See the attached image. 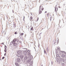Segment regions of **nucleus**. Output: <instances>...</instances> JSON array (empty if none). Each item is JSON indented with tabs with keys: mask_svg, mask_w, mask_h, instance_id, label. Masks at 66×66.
Instances as JSON below:
<instances>
[{
	"mask_svg": "<svg viewBox=\"0 0 66 66\" xmlns=\"http://www.w3.org/2000/svg\"><path fill=\"white\" fill-rule=\"evenodd\" d=\"M18 53V54H17V56L18 57H19L20 56V55H21V54H22V52L21 51H19L17 52Z\"/></svg>",
	"mask_w": 66,
	"mask_h": 66,
	"instance_id": "f257e3e1",
	"label": "nucleus"
},
{
	"mask_svg": "<svg viewBox=\"0 0 66 66\" xmlns=\"http://www.w3.org/2000/svg\"><path fill=\"white\" fill-rule=\"evenodd\" d=\"M12 43L13 44L14 46H17V43H16V39H14L13 40V41L12 42Z\"/></svg>",
	"mask_w": 66,
	"mask_h": 66,
	"instance_id": "f03ea898",
	"label": "nucleus"
},
{
	"mask_svg": "<svg viewBox=\"0 0 66 66\" xmlns=\"http://www.w3.org/2000/svg\"><path fill=\"white\" fill-rule=\"evenodd\" d=\"M60 61L61 63H65V60H64V59L60 58Z\"/></svg>",
	"mask_w": 66,
	"mask_h": 66,
	"instance_id": "7ed1b4c3",
	"label": "nucleus"
},
{
	"mask_svg": "<svg viewBox=\"0 0 66 66\" xmlns=\"http://www.w3.org/2000/svg\"><path fill=\"white\" fill-rule=\"evenodd\" d=\"M17 62H18V63H19L20 62V58H17Z\"/></svg>",
	"mask_w": 66,
	"mask_h": 66,
	"instance_id": "20e7f679",
	"label": "nucleus"
},
{
	"mask_svg": "<svg viewBox=\"0 0 66 66\" xmlns=\"http://www.w3.org/2000/svg\"><path fill=\"white\" fill-rule=\"evenodd\" d=\"M22 54H21L20 57L21 59H23V56L22 55Z\"/></svg>",
	"mask_w": 66,
	"mask_h": 66,
	"instance_id": "39448f33",
	"label": "nucleus"
},
{
	"mask_svg": "<svg viewBox=\"0 0 66 66\" xmlns=\"http://www.w3.org/2000/svg\"><path fill=\"white\" fill-rule=\"evenodd\" d=\"M15 64L16 66H20V64H19L17 63H15Z\"/></svg>",
	"mask_w": 66,
	"mask_h": 66,
	"instance_id": "423d86ee",
	"label": "nucleus"
},
{
	"mask_svg": "<svg viewBox=\"0 0 66 66\" xmlns=\"http://www.w3.org/2000/svg\"><path fill=\"white\" fill-rule=\"evenodd\" d=\"M27 52L24 51V54L25 55H27Z\"/></svg>",
	"mask_w": 66,
	"mask_h": 66,
	"instance_id": "0eeeda50",
	"label": "nucleus"
},
{
	"mask_svg": "<svg viewBox=\"0 0 66 66\" xmlns=\"http://www.w3.org/2000/svg\"><path fill=\"white\" fill-rule=\"evenodd\" d=\"M39 11V14H41V13L42 12V11H41V10H40V9Z\"/></svg>",
	"mask_w": 66,
	"mask_h": 66,
	"instance_id": "6e6552de",
	"label": "nucleus"
},
{
	"mask_svg": "<svg viewBox=\"0 0 66 66\" xmlns=\"http://www.w3.org/2000/svg\"><path fill=\"white\" fill-rule=\"evenodd\" d=\"M28 59V57L26 56L24 57V60H27Z\"/></svg>",
	"mask_w": 66,
	"mask_h": 66,
	"instance_id": "1a4fd4ad",
	"label": "nucleus"
},
{
	"mask_svg": "<svg viewBox=\"0 0 66 66\" xmlns=\"http://www.w3.org/2000/svg\"><path fill=\"white\" fill-rule=\"evenodd\" d=\"M31 62V59H29L27 61V62L28 63H29V62Z\"/></svg>",
	"mask_w": 66,
	"mask_h": 66,
	"instance_id": "9d476101",
	"label": "nucleus"
},
{
	"mask_svg": "<svg viewBox=\"0 0 66 66\" xmlns=\"http://www.w3.org/2000/svg\"><path fill=\"white\" fill-rule=\"evenodd\" d=\"M44 54H47V53H46V51L45 50H44Z\"/></svg>",
	"mask_w": 66,
	"mask_h": 66,
	"instance_id": "9b49d317",
	"label": "nucleus"
},
{
	"mask_svg": "<svg viewBox=\"0 0 66 66\" xmlns=\"http://www.w3.org/2000/svg\"><path fill=\"white\" fill-rule=\"evenodd\" d=\"M57 50H60V47H57Z\"/></svg>",
	"mask_w": 66,
	"mask_h": 66,
	"instance_id": "f8f14e48",
	"label": "nucleus"
},
{
	"mask_svg": "<svg viewBox=\"0 0 66 66\" xmlns=\"http://www.w3.org/2000/svg\"><path fill=\"white\" fill-rule=\"evenodd\" d=\"M4 48L5 49L4 50L5 52L6 53V48Z\"/></svg>",
	"mask_w": 66,
	"mask_h": 66,
	"instance_id": "ddd939ff",
	"label": "nucleus"
},
{
	"mask_svg": "<svg viewBox=\"0 0 66 66\" xmlns=\"http://www.w3.org/2000/svg\"><path fill=\"white\" fill-rule=\"evenodd\" d=\"M65 56H64V55L63 54H62L61 55V56L62 57H64Z\"/></svg>",
	"mask_w": 66,
	"mask_h": 66,
	"instance_id": "4468645a",
	"label": "nucleus"
},
{
	"mask_svg": "<svg viewBox=\"0 0 66 66\" xmlns=\"http://www.w3.org/2000/svg\"><path fill=\"white\" fill-rule=\"evenodd\" d=\"M56 9H57V8H56V6L55 7V11L56 12Z\"/></svg>",
	"mask_w": 66,
	"mask_h": 66,
	"instance_id": "2eb2a0df",
	"label": "nucleus"
},
{
	"mask_svg": "<svg viewBox=\"0 0 66 66\" xmlns=\"http://www.w3.org/2000/svg\"><path fill=\"white\" fill-rule=\"evenodd\" d=\"M47 52H48L49 51V50H48V47H47L46 49Z\"/></svg>",
	"mask_w": 66,
	"mask_h": 66,
	"instance_id": "dca6fc26",
	"label": "nucleus"
},
{
	"mask_svg": "<svg viewBox=\"0 0 66 66\" xmlns=\"http://www.w3.org/2000/svg\"><path fill=\"white\" fill-rule=\"evenodd\" d=\"M33 61H31L30 62V64H33Z\"/></svg>",
	"mask_w": 66,
	"mask_h": 66,
	"instance_id": "f3484780",
	"label": "nucleus"
},
{
	"mask_svg": "<svg viewBox=\"0 0 66 66\" xmlns=\"http://www.w3.org/2000/svg\"><path fill=\"white\" fill-rule=\"evenodd\" d=\"M62 66H64V65H65V64L64 63H62Z\"/></svg>",
	"mask_w": 66,
	"mask_h": 66,
	"instance_id": "a211bd4d",
	"label": "nucleus"
},
{
	"mask_svg": "<svg viewBox=\"0 0 66 66\" xmlns=\"http://www.w3.org/2000/svg\"><path fill=\"white\" fill-rule=\"evenodd\" d=\"M56 56H57V57H59V54H57L56 55Z\"/></svg>",
	"mask_w": 66,
	"mask_h": 66,
	"instance_id": "6ab92c4d",
	"label": "nucleus"
},
{
	"mask_svg": "<svg viewBox=\"0 0 66 66\" xmlns=\"http://www.w3.org/2000/svg\"><path fill=\"white\" fill-rule=\"evenodd\" d=\"M27 52L28 53H29V52H30V50H28Z\"/></svg>",
	"mask_w": 66,
	"mask_h": 66,
	"instance_id": "aec40b11",
	"label": "nucleus"
},
{
	"mask_svg": "<svg viewBox=\"0 0 66 66\" xmlns=\"http://www.w3.org/2000/svg\"><path fill=\"white\" fill-rule=\"evenodd\" d=\"M33 29V27H31L30 29L31 30H32Z\"/></svg>",
	"mask_w": 66,
	"mask_h": 66,
	"instance_id": "412c9836",
	"label": "nucleus"
},
{
	"mask_svg": "<svg viewBox=\"0 0 66 66\" xmlns=\"http://www.w3.org/2000/svg\"><path fill=\"white\" fill-rule=\"evenodd\" d=\"M30 19H31V20H32V19H33V18H32V17H30Z\"/></svg>",
	"mask_w": 66,
	"mask_h": 66,
	"instance_id": "4be33fe9",
	"label": "nucleus"
},
{
	"mask_svg": "<svg viewBox=\"0 0 66 66\" xmlns=\"http://www.w3.org/2000/svg\"><path fill=\"white\" fill-rule=\"evenodd\" d=\"M17 32H16L14 33V34H17Z\"/></svg>",
	"mask_w": 66,
	"mask_h": 66,
	"instance_id": "5701e85b",
	"label": "nucleus"
},
{
	"mask_svg": "<svg viewBox=\"0 0 66 66\" xmlns=\"http://www.w3.org/2000/svg\"><path fill=\"white\" fill-rule=\"evenodd\" d=\"M21 35H23V33H21Z\"/></svg>",
	"mask_w": 66,
	"mask_h": 66,
	"instance_id": "b1692460",
	"label": "nucleus"
},
{
	"mask_svg": "<svg viewBox=\"0 0 66 66\" xmlns=\"http://www.w3.org/2000/svg\"><path fill=\"white\" fill-rule=\"evenodd\" d=\"M51 64H52V65H53V62H52V61L51 62Z\"/></svg>",
	"mask_w": 66,
	"mask_h": 66,
	"instance_id": "393cba45",
	"label": "nucleus"
},
{
	"mask_svg": "<svg viewBox=\"0 0 66 66\" xmlns=\"http://www.w3.org/2000/svg\"><path fill=\"white\" fill-rule=\"evenodd\" d=\"M49 14V13H47V16H48V15Z\"/></svg>",
	"mask_w": 66,
	"mask_h": 66,
	"instance_id": "a878e982",
	"label": "nucleus"
},
{
	"mask_svg": "<svg viewBox=\"0 0 66 66\" xmlns=\"http://www.w3.org/2000/svg\"><path fill=\"white\" fill-rule=\"evenodd\" d=\"M4 57H3L2 58V59H3H3H4Z\"/></svg>",
	"mask_w": 66,
	"mask_h": 66,
	"instance_id": "bb28decb",
	"label": "nucleus"
},
{
	"mask_svg": "<svg viewBox=\"0 0 66 66\" xmlns=\"http://www.w3.org/2000/svg\"><path fill=\"white\" fill-rule=\"evenodd\" d=\"M24 18H25L24 16L23 18V20H24Z\"/></svg>",
	"mask_w": 66,
	"mask_h": 66,
	"instance_id": "cd10ccee",
	"label": "nucleus"
},
{
	"mask_svg": "<svg viewBox=\"0 0 66 66\" xmlns=\"http://www.w3.org/2000/svg\"><path fill=\"white\" fill-rule=\"evenodd\" d=\"M39 19V18H38H38L37 19V21L38 20V19Z\"/></svg>",
	"mask_w": 66,
	"mask_h": 66,
	"instance_id": "c85d7f7f",
	"label": "nucleus"
},
{
	"mask_svg": "<svg viewBox=\"0 0 66 66\" xmlns=\"http://www.w3.org/2000/svg\"><path fill=\"white\" fill-rule=\"evenodd\" d=\"M4 55L5 56L6 55V53H5Z\"/></svg>",
	"mask_w": 66,
	"mask_h": 66,
	"instance_id": "c756f323",
	"label": "nucleus"
},
{
	"mask_svg": "<svg viewBox=\"0 0 66 66\" xmlns=\"http://www.w3.org/2000/svg\"><path fill=\"white\" fill-rule=\"evenodd\" d=\"M23 49H26H26H27V48H23Z\"/></svg>",
	"mask_w": 66,
	"mask_h": 66,
	"instance_id": "7c9ffc66",
	"label": "nucleus"
},
{
	"mask_svg": "<svg viewBox=\"0 0 66 66\" xmlns=\"http://www.w3.org/2000/svg\"><path fill=\"white\" fill-rule=\"evenodd\" d=\"M6 45H5V48H6Z\"/></svg>",
	"mask_w": 66,
	"mask_h": 66,
	"instance_id": "2f4dec72",
	"label": "nucleus"
},
{
	"mask_svg": "<svg viewBox=\"0 0 66 66\" xmlns=\"http://www.w3.org/2000/svg\"><path fill=\"white\" fill-rule=\"evenodd\" d=\"M43 10H44V9H42V10L43 11Z\"/></svg>",
	"mask_w": 66,
	"mask_h": 66,
	"instance_id": "473e14b6",
	"label": "nucleus"
},
{
	"mask_svg": "<svg viewBox=\"0 0 66 66\" xmlns=\"http://www.w3.org/2000/svg\"><path fill=\"white\" fill-rule=\"evenodd\" d=\"M47 13V11H45V13Z\"/></svg>",
	"mask_w": 66,
	"mask_h": 66,
	"instance_id": "72a5a7b5",
	"label": "nucleus"
},
{
	"mask_svg": "<svg viewBox=\"0 0 66 66\" xmlns=\"http://www.w3.org/2000/svg\"><path fill=\"white\" fill-rule=\"evenodd\" d=\"M42 33H41L40 34H39V35H40V34H42Z\"/></svg>",
	"mask_w": 66,
	"mask_h": 66,
	"instance_id": "f704fd0d",
	"label": "nucleus"
},
{
	"mask_svg": "<svg viewBox=\"0 0 66 66\" xmlns=\"http://www.w3.org/2000/svg\"><path fill=\"white\" fill-rule=\"evenodd\" d=\"M42 6L41 5H40V6L39 9H40V6Z\"/></svg>",
	"mask_w": 66,
	"mask_h": 66,
	"instance_id": "c9c22d12",
	"label": "nucleus"
},
{
	"mask_svg": "<svg viewBox=\"0 0 66 66\" xmlns=\"http://www.w3.org/2000/svg\"><path fill=\"white\" fill-rule=\"evenodd\" d=\"M30 66H32V65H30Z\"/></svg>",
	"mask_w": 66,
	"mask_h": 66,
	"instance_id": "e433bc0d",
	"label": "nucleus"
},
{
	"mask_svg": "<svg viewBox=\"0 0 66 66\" xmlns=\"http://www.w3.org/2000/svg\"><path fill=\"white\" fill-rule=\"evenodd\" d=\"M50 20L51 21V19H50Z\"/></svg>",
	"mask_w": 66,
	"mask_h": 66,
	"instance_id": "4c0bfd02",
	"label": "nucleus"
},
{
	"mask_svg": "<svg viewBox=\"0 0 66 66\" xmlns=\"http://www.w3.org/2000/svg\"><path fill=\"white\" fill-rule=\"evenodd\" d=\"M12 11H13V12L14 13V11H13V10H12Z\"/></svg>",
	"mask_w": 66,
	"mask_h": 66,
	"instance_id": "58836bf2",
	"label": "nucleus"
},
{
	"mask_svg": "<svg viewBox=\"0 0 66 66\" xmlns=\"http://www.w3.org/2000/svg\"><path fill=\"white\" fill-rule=\"evenodd\" d=\"M20 43H21V41H20Z\"/></svg>",
	"mask_w": 66,
	"mask_h": 66,
	"instance_id": "ea45409f",
	"label": "nucleus"
},
{
	"mask_svg": "<svg viewBox=\"0 0 66 66\" xmlns=\"http://www.w3.org/2000/svg\"><path fill=\"white\" fill-rule=\"evenodd\" d=\"M3 44H4V43H3Z\"/></svg>",
	"mask_w": 66,
	"mask_h": 66,
	"instance_id": "a19ab883",
	"label": "nucleus"
},
{
	"mask_svg": "<svg viewBox=\"0 0 66 66\" xmlns=\"http://www.w3.org/2000/svg\"><path fill=\"white\" fill-rule=\"evenodd\" d=\"M65 61H66V59H65Z\"/></svg>",
	"mask_w": 66,
	"mask_h": 66,
	"instance_id": "79ce46f5",
	"label": "nucleus"
},
{
	"mask_svg": "<svg viewBox=\"0 0 66 66\" xmlns=\"http://www.w3.org/2000/svg\"><path fill=\"white\" fill-rule=\"evenodd\" d=\"M0 60H1V59H0Z\"/></svg>",
	"mask_w": 66,
	"mask_h": 66,
	"instance_id": "37998d69",
	"label": "nucleus"
},
{
	"mask_svg": "<svg viewBox=\"0 0 66 66\" xmlns=\"http://www.w3.org/2000/svg\"><path fill=\"white\" fill-rule=\"evenodd\" d=\"M41 66H43V64Z\"/></svg>",
	"mask_w": 66,
	"mask_h": 66,
	"instance_id": "c03bdc74",
	"label": "nucleus"
},
{
	"mask_svg": "<svg viewBox=\"0 0 66 66\" xmlns=\"http://www.w3.org/2000/svg\"><path fill=\"white\" fill-rule=\"evenodd\" d=\"M64 5H65V4H64Z\"/></svg>",
	"mask_w": 66,
	"mask_h": 66,
	"instance_id": "a18cd8bd",
	"label": "nucleus"
},
{
	"mask_svg": "<svg viewBox=\"0 0 66 66\" xmlns=\"http://www.w3.org/2000/svg\"><path fill=\"white\" fill-rule=\"evenodd\" d=\"M12 17H13V16H12Z\"/></svg>",
	"mask_w": 66,
	"mask_h": 66,
	"instance_id": "49530a36",
	"label": "nucleus"
},
{
	"mask_svg": "<svg viewBox=\"0 0 66 66\" xmlns=\"http://www.w3.org/2000/svg\"><path fill=\"white\" fill-rule=\"evenodd\" d=\"M63 52H64V51H63Z\"/></svg>",
	"mask_w": 66,
	"mask_h": 66,
	"instance_id": "de8ad7c7",
	"label": "nucleus"
},
{
	"mask_svg": "<svg viewBox=\"0 0 66 66\" xmlns=\"http://www.w3.org/2000/svg\"><path fill=\"white\" fill-rule=\"evenodd\" d=\"M65 53V52H64V53Z\"/></svg>",
	"mask_w": 66,
	"mask_h": 66,
	"instance_id": "09e8293b",
	"label": "nucleus"
},
{
	"mask_svg": "<svg viewBox=\"0 0 66 66\" xmlns=\"http://www.w3.org/2000/svg\"><path fill=\"white\" fill-rule=\"evenodd\" d=\"M31 15H32V14H31Z\"/></svg>",
	"mask_w": 66,
	"mask_h": 66,
	"instance_id": "8fccbe9b",
	"label": "nucleus"
}]
</instances>
